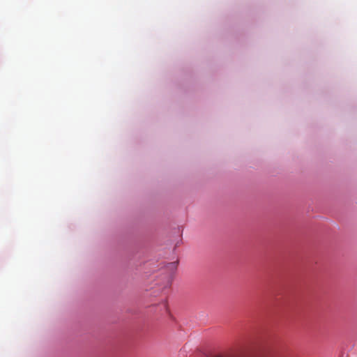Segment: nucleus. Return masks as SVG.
I'll list each match as a JSON object with an SVG mask.
<instances>
[{
	"label": "nucleus",
	"instance_id": "1",
	"mask_svg": "<svg viewBox=\"0 0 357 357\" xmlns=\"http://www.w3.org/2000/svg\"><path fill=\"white\" fill-rule=\"evenodd\" d=\"M171 283L170 279L168 280L167 283L166 284L167 287L169 286Z\"/></svg>",
	"mask_w": 357,
	"mask_h": 357
}]
</instances>
